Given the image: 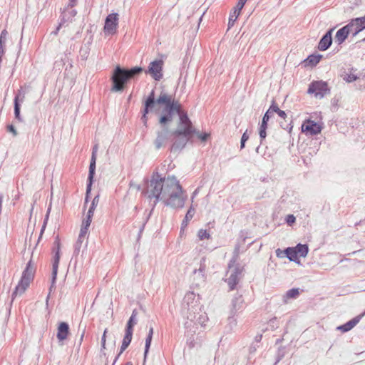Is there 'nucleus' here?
I'll return each instance as SVG.
<instances>
[{"label": "nucleus", "mask_w": 365, "mask_h": 365, "mask_svg": "<svg viewBox=\"0 0 365 365\" xmlns=\"http://www.w3.org/2000/svg\"><path fill=\"white\" fill-rule=\"evenodd\" d=\"M181 104L175 101L173 96L163 91L157 99H155V92L153 90L145 103L142 120L145 125L147 124V114L149 110L155 108V111L160 114L159 123L161 126H167L173 122L175 116L178 117L177 128L173 131V135H184L192 136L195 132L192 123L187 114L181 109Z\"/></svg>", "instance_id": "nucleus-1"}, {"label": "nucleus", "mask_w": 365, "mask_h": 365, "mask_svg": "<svg viewBox=\"0 0 365 365\" xmlns=\"http://www.w3.org/2000/svg\"><path fill=\"white\" fill-rule=\"evenodd\" d=\"M145 194L148 198L155 200V205L160 200L173 208L182 207L186 199L175 177L162 178L158 173L148 182Z\"/></svg>", "instance_id": "nucleus-2"}, {"label": "nucleus", "mask_w": 365, "mask_h": 365, "mask_svg": "<svg viewBox=\"0 0 365 365\" xmlns=\"http://www.w3.org/2000/svg\"><path fill=\"white\" fill-rule=\"evenodd\" d=\"M143 71L141 67H135L130 70H125L117 66L113 72L111 77L113 86L112 91H122L126 82L133 76Z\"/></svg>", "instance_id": "nucleus-3"}, {"label": "nucleus", "mask_w": 365, "mask_h": 365, "mask_svg": "<svg viewBox=\"0 0 365 365\" xmlns=\"http://www.w3.org/2000/svg\"><path fill=\"white\" fill-rule=\"evenodd\" d=\"M239 255V247H236L234 251V256L228 264V270L227 272V282L230 289L234 290L237 284L239 283L242 273L243 272V267L236 264Z\"/></svg>", "instance_id": "nucleus-4"}, {"label": "nucleus", "mask_w": 365, "mask_h": 365, "mask_svg": "<svg viewBox=\"0 0 365 365\" xmlns=\"http://www.w3.org/2000/svg\"><path fill=\"white\" fill-rule=\"evenodd\" d=\"M181 314L182 317L186 319L184 324L187 329L197 324L203 326L207 319V316L205 314H200L199 317H197V315L199 314V311H195L194 312L193 311H191L190 307H189L187 310L185 308H182Z\"/></svg>", "instance_id": "nucleus-5"}, {"label": "nucleus", "mask_w": 365, "mask_h": 365, "mask_svg": "<svg viewBox=\"0 0 365 365\" xmlns=\"http://www.w3.org/2000/svg\"><path fill=\"white\" fill-rule=\"evenodd\" d=\"M34 277V268L31 265V262L27 264L26 269L24 271L21 279L16 287L12 296L21 295L26 290Z\"/></svg>", "instance_id": "nucleus-6"}, {"label": "nucleus", "mask_w": 365, "mask_h": 365, "mask_svg": "<svg viewBox=\"0 0 365 365\" xmlns=\"http://www.w3.org/2000/svg\"><path fill=\"white\" fill-rule=\"evenodd\" d=\"M137 314H138V312H137L136 309H134L132 312L131 317H130V319L127 323V326H126V329H125V334L124 336L123 343L121 345V348H120V351L118 356L120 354H121L123 352V351L127 349V347L129 346V344L132 340L133 329V327L137 323V320H136Z\"/></svg>", "instance_id": "nucleus-7"}, {"label": "nucleus", "mask_w": 365, "mask_h": 365, "mask_svg": "<svg viewBox=\"0 0 365 365\" xmlns=\"http://www.w3.org/2000/svg\"><path fill=\"white\" fill-rule=\"evenodd\" d=\"M307 92L310 94H314L316 98L321 99L327 93H329L330 90L327 82L316 81L309 84Z\"/></svg>", "instance_id": "nucleus-8"}, {"label": "nucleus", "mask_w": 365, "mask_h": 365, "mask_svg": "<svg viewBox=\"0 0 365 365\" xmlns=\"http://www.w3.org/2000/svg\"><path fill=\"white\" fill-rule=\"evenodd\" d=\"M119 21V15L112 13L108 15L105 21L104 33L106 35H113L116 33Z\"/></svg>", "instance_id": "nucleus-9"}, {"label": "nucleus", "mask_w": 365, "mask_h": 365, "mask_svg": "<svg viewBox=\"0 0 365 365\" xmlns=\"http://www.w3.org/2000/svg\"><path fill=\"white\" fill-rule=\"evenodd\" d=\"M163 60H155L150 63L146 73H149L155 81H160L163 78Z\"/></svg>", "instance_id": "nucleus-10"}, {"label": "nucleus", "mask_w": 365, "mask_h": 365, "mask_svg": "<svg viewBox=\"0 0 365 365\" xmlns=\"http://www.w3.org/2000/svg\"><path fill=\"white\" fill-rule=\"evenodd\" d=\"M191 308V311H200V307L198 302V299L196 297L195 294L192 292H188L184 297L182 308H185L187 310Z\"/></svg>", "instance_id": "nucleus-11"}, {"label": "nucleus", "mask_w": 365, "mask_h": 365, "mask_svg": "<svg viewBox=\"0 0 365 365\" xmlns=\"http://www.w3.org/2000/svg\"><path fill=\"white\" fill-rule=\"evenodd\" d=\"M55 248L53 249L54 255L53 257V264H52V285L54 284L58 268V263L60 260V250H61V243L59 240L57 238L54 242Z\"/></svg>", "instance_id": "nucleus-12"}, {"label": "nucleus", "mask_w": 365, "mask_h": 365, "mask_svg": "<svg viewBox=\"0 0 365 365\" xmlns=\"http://www.w3.org/2000/svg\"><path fill=\"white\" fill-rule=\"evenodd\" d=\"M322 126L310 119L305 120L302 125V130L306 134L317 135L321 133Z\"/></svg>", "instance_id": "nucleus-13"}, {"label": "nucleus", "mask_w": 365, "mask_h": 365, "mask_svg": "<svg viewBox=\"0 0 365 365\" xmlns=\"http://www.w3.org/2000/svg\"><path fill=\"white\" fill-rule=\"evenodd\" d=\"M275 253L277 257L279 258L287 257L291 262H294L298 264H301L300 260L297 257L296 252L293 247H288L285 248L284 250L277 249L275 250Z\"/></svg>", "instance_id": "nucleus-14"}, {"label": "nucleus", "mask_w": 365, "mask_h": 365, "mask_svg": "<svg viewBox=\"0 0 365 365\" xmlns=\"http://www.w3.org/2000/svg\"><path fill=\"white\" fill-rule=\"evenodd\" d=\"M347 26H349L353 36H356L359 33L365 29V15L362 17L351 19Z\"/></svg>", "instance_id": "nucleus-15"}, {"label": "nucleus", "mask_w": 365, "mask_h": 365, "mask_svg": "<svg viewBox=\"0 0 365 365\" xmlns=\"http://www.w3.org/2000/svg\"><path fill=\"white\" fill-rule=\"evenodd\" d=\"M334 30V28L329 29L320 38L317 48L320 51H327L332 44L333 38H332V33Z\"/></svg>", "instance_id": "nucleus-16"}, {"label": "nucleus", "mask_w": 365, "mask_h": 365, "mask_svg": "<svg viewBox=\"0 0 365 365\" xmlns=\"http://www.w3.org/2000/svg\"><path fill=\"white\" fill-rule=\"evenodd\" d=\"M275 113L278 115V116L282 119V120L279 121L280 127L289 132H290L292 129V120L290 119H287V113L284 111L280 110L276 105H275Z\"/></svg>", "instance_id": "nucleus-17"}, {"label": "nucleus", "mask_w": 365, "mask_h": 365, "mask_svg": "<svg viewBox=\"0 0 365 365\" xmlns=\"http://www.w3.org/2000/svg\"><path fill=\"white\" fill-rule=\"evenodd\" d=\"M174 136V142L173 143L171 150L173 151H178L182 149L191 136L184 135H173Z\"/></svg>", "instance_id": "nucleus-18"}, {"label": "nucleus", "mask_w": 365, "mask_h": 365, "mask_svg": "<svg viewBox=\"0 0 365 365\" xmlns=\"http://www.w3.org/2000/svg\"><path fill=\"white\" fill-rule=\"evenodd\" d=\"M162 127L163 128L157 133V138L155 140V145L157 149H160L165 145L168 139V125Z\"/></svg>", "instance_id": "nucleus-19"}, {"label": "nucleus", "mask_w": 365, "mask_h": 365, "mask_svg": "<svg viewBox=\"0 0 365 365\" xmlns=\"http://www.w3.org/2000/svg\"><path fill=\"white\" fill-rule=\"evenodd\" d=\"M365 316V311L361 314L354 317L351 320L348 321L345 324L337 327L336 329L339 330L342 332H347L352 329L362 319V317Z\"/></svg>", "instance_id": "nucleus-20"}, {"label": "nucleus", "mask_w": 365, "mask_h": 365, "mask_svg": "<svg viewBox=\"0 0 365 365\" xmlns=\"http://www.w3.org/2000/svg\"><path fill=\"white\" fill-rule=\"evenodd\" d=\"M350 32L349 26L347 25L339 29L335 35V43L338 45H341L347 38Z\"/></svg>", "instance_id": "nucleus-21"}, {"label": "nucleus", "mask_w": 365, "mask_h": 365, "mask_svg": "<svg viewBox=\"0 0 365 365\" xmlns=\"http://www.w3.org/2000/svg\"><path fill=\"white\" fill-rule=\"evenodd\" d=\"M96 157H95V155H92L90 166H89V174H88L89 182L87 185V189H86V198H88V195L91 192V190L92 181H93V178L95 170H96ZM86 200L87 201V199H86Z\"/></svg>", "instance_id": "nucleus-22"}, {"label": "nucleus", "mask_w": 365, "mask_h": 365, "mask_svg": "<svg viewBox=\"0 0 365 365\" xmlns=\"http://www.w3.org/2000/svg\"><path fill=\"white\" fill-rule=\"evenodd\" d=\"M69 334V327L66 322H61L58 327L57 339L59 341H63L67 339Z\"/></svg>", "instance_id": "nucleus-23"}, {"label": "nucleus", "mask_w": 365, "mask_h": 365, "mask_svg": "<svg viewBox=\"0 0 365 365\" xmlns=\"http://www.w3.org/2000/svg\"><path fill=\"white\" fill-rule=\"evenodd\" d=\"M24 93H21V91H19V94L14 98V114L15 118L21 121L22 119L20 115V106L19 101L23 102L24 100Z\"/></svg>", "instance_id": "nucleus-24"}, {"label": "nucleus", "mask_w": 365, "mask_h": 365, "mask_svg": "<svg viewBox=\"0 0 365 365\" xmlns=\"http://www.w3.org/2000/svg\"><path fill=\"white\" fill-rule=\"evenodd\" d=\"M322 57V54H311L304 61V66L314 67L317 66Z\"/></svg>", "instance_id": "nucleus-25"}, {"label": "nucleus", "mask_w": 365, "mask_h": 365, "mask_svg": "<svg viewBox=\"0 0 365 365\" xmlns=\"http://www.w3.org/2000/svg\"><path fill=\"white\" fill-rule=\"evenodd\" d=\"M293 247L298 258L299 257H305L309 252V247L307 244L299 243Z\"/></svg>", "instance_id": "nucleus-26"}, {"label": "nucleus", "mask_w": 365, "mask_h": 365, "mask_svg": "<svg viewBox=\"0 0 365 365\" xmlns=\"http://www.w3.org/2000/svg\"><path fill=\"white\" fill-rule=\"evenodd\" d=\"M299 295V288H292L289 289L283 296L284 302H287L289 299H297Z\"/></svg>", "instance_id": "nucleus-27"}, {"label": "nucleus", "mask_w": 365, "mask_h": 365, "mask_svg": "<svg viewBox=\"0 0 365 365\" xmlns=\"http://www.w3.org/2000/svg\"><path fill=\"white\" fill-rule=\"evenodd\" d=\"M241 10H238V8L235 7L233 11L230 14L229 21H228V27L229 29L233 26L235 21L240 14Z\"/></svg>", "instance_id": "nucleus-28"}, {"label": "nucleus", "mask_w": 365, "mask_h": 365, "mask_svg": "<svg viewBox=\"0 0 365 365\" xmlns=\"http://www.w3.org/2000/svg\"><path fill=\"white\" fill-rule=\"evenodd\" d=\"M153 328L150 327V329H149L148 335V336H147V338L145 339V358L146 357L147 354H148V350H149V348L150 346V344H151V341H152V337H153Z\"/></svg>", "instance_id": "nucleus-29"}, {"label": "nucleus", "mask_w": 365, "mask_h": 365, "mask_svg": "<svg viewBox=\"0 0 365 365\" xmlns=\"http://www.w3.org/2000/svg\"><path fill=\"white\" fill-rule=\"evenodd\" d=\"M273 113H274V101H272V104L270 105L269 108L268 109V110L266 112V113L263 116L262 123L263 124H267V121L269 120V119L270 118L269 115Z\"/></svg>", "instance_id": "nucleus-30"}, {"label": "nucleus", "mask_w": 365, "mask_h": 365, "mask_svg": "<svg viewBox=\"0 0 365 365\" xmlns=\"http://www.w3.org/2000/svg\"><path fill=\"white\" fill-rule=\"evenodd\" d=\"M98 202H99V197H98V195H97L93 198V200L92 201L91 207L89 208L88 213H87L88 215H93L94 210H95L96 205H98Z\"/></svg>", "instance_id": "nucleus-31"}, {"label": "nucleus", "mask_w": 365, "mask_h": 365, "mask_svg": "<svg viewBox=\"0 0 365 365\" xmlns=\"http://www.w3.org/2000/svg\"><path fill=\"white\" fill-rule=\"evenodd\" d=\"M359 77L353 73H346L343 76V79L347 83H352L356 81Z\"/></svg>", "instance_id": "nucleus-32"}, {"label": "nucleus", "mask_w": 365, "mask_h": 365, "mask_svg": "<svg viewBox=\"0 0 365 365\" xmlns=\"http://www.w3.org/2000/svg\"><path fill=\"white\" fill-rule=\"evenodd\" d=\"M194 213H195L194 209L190 207L186 213V215H185V220H183L182 224H185V225H187V222L192 218Z\"/></svg>", "instance_id": "nucleus-33"}, {"label": "nucleus", "mask_w": 365, "mask_h": 365, "mask_svg": "<svg viewBox=\"0 0 365 365\" xmlns=\"http://www.w3.org/2000/svg\"><path fill=\"white\" fill-rule=\"evenodd\" d=\"M197 236L200 240H202L205 239H209L210 235L205 230H200L197 233Z\"/></svg>", "instance_id": "nucleus-34"}, {"label": "nucleus", "mask_w": 365, "mask_h": 365, "mask_svg": "<svg viewBox=\"0 0 365 365\" xmlns=\"http://www.w3.org/2000/svg\"><path fill=\"white\" fill-rule=\"evenodd\" d=\"M267 124H263L262 123H261L260 125V128H259V137L262 140V139H264L266 138V129H267Z\"/></svg>", "instance_id": "nucleus-35"}, {"label": "nucleus", "mask_w": 365, "mask_h": 365, "mask_svg": "<svg viewBox=\"0 0 365 365\" xmlns=\"http://www.w3.org/2000/svg\"><path fill=\"white\" fill-rule=\"evenodd\" d=\"M295 221H296V217L292 214L288 215L285 217V222L289 226L292 225L295 222Z\"/></svg>", "instance_id": "nucleus-36"}, {"label": "nucleus", "mask_w": 365, "mask_h": 365, "mask_svg": "<svg viewBox=\"0 0 365 365\" xmlns=\"http://www.w3.org/2000/svg\"><path fill=\"white\" fill-rule=\"evenodd\" d=\"M88 227H84V226L82 225V227L81 228V231H80L79 235H78V237L85 239L86 235L88 233Z\"/></svg>", "instance_id": "nucleus-37"}, {"label": "nucleus", "mask_w": 365, "mask_h": 365, "mask_svg": "<svg viewBox=\"0 0 365 365\" xmlns=\"http://www.w3.org/2000/svg\"><path fill=\"white\" fill-rule=\"evenodd\" d=\"M88 227H84V226L82 225V227L81 228V231H80L79 235H78V237L85 239L86 235L88 233Z\"/></svg>", "instance_id": "nucleus-38"}, {"label": "nucleus", "mask_w": 365, "mask_h": 365, "mask_svg": "<svg viewBox=\"0 0 365 365\" xmlns=\"http://www.w3.org/2000/svg\"><path fill=\"white\" fill-rule=\"evenodd\" d=\"M249 139V135L247 134V131L246 130L241 138V148H243L245 147V142Z\"/></svg>", "instance_id": "nucleus-39"}, {"label": "nucleus", "mask_w": 365, "mask_h": 365, "mask_svg": "<svg viewBox=\"0 0 365 365\" xmlns=\"http://www.w3.org/2000/svg\"><path fill=\"white\" fill-rule=\"evenodd\" d=\"M129 186L130 189H133L135 190L136 191H140L141 190L140 185L133 181L130 182Z\"/></svg>", "instance_id": "nucleus-40"}, {"label": "nucleus", "mask_w": 365, "mask_h": 365, "mask_svg": "<svg viewBox=\"0 0 365 365\" xmlns=\"http://www.w3.org/2000/svg\"><path fill=\"white\" fill-rule=\"evenodd\" d=\"M92 217H93V215H87V218H86V220L83 221L82 225L84 226V227H89V226H90V225L91 223Z\"/></svg>", "instance_id": "nucleus-41"}, {"label": "nucleus", "mask_w": 365, "mask_h": 365, "mask_svg": "<svg viewBox=\"0 0 365 365\" xmlns=\"http://www.w3.org/2000/svg\"><path fill=\"white\" fill-rule=\"evenodd\" d=\"M197 135L202 141L205 142L207 140V138L210 136V134L206 133H197Z\"/></svg>", "instance_id": "nucleus-42"}, {"label": "nucleus", "mask_w": 365, "mask_h": 365, "mask_svg": "<svg viewBox=\"0 0 365 365\" xmlns=\"http://www.w3.org/2000/svg\"><path fill=\"white\" fill-rule=\"evenodd\" d=\"M83 241H84V239L78 237V240L76 241V246H75L76 251L79 252L80 248H81V245L83 242Z\"/></svg>", "instance_id": "nucleus-43"}, {"label": "nucleus", "mask_w": 365, "mask_h": 365, "mask_svg": "<svg viewBox=\"0 0 365 365\" xmlns=\"http://www.w3.org/2000/svg\"><path fill=\"white\" fill-rule=\"evenodd\" d=\"M7 31L6 30H3L1 33V35H0V43H4L6 39V36H7Z\"/></svg>", "instance_id": "nucleus-44"}, {"label": "nucleus", "mask_w": 365, "mask_h": 365, "mask_svg": "<svg viewBox=\"0 0 365 365\" xmlns=\"http://www.w3.org/2000/svg\"><path fill=\"white\" fill-rule=\"evenodd\" d=\"M106 333H107V329L104 330L103 334L102 336L101 339V344H102V348H106Z\"/></svg>", "instance_id": "nucleus-45"}, {"label": "nucleus", "mask_w": 365, "mask_h": 365, "mask_svg": "<svg viewBox=\"0 0 365 365\" xmlns=\"http://www.w3.org/2000/svg\"><path fill=\"white\" fill-rule=\"evenodd\" d=\"M247 1V0H239L235 7L238 8V10H242Z\"/></svg>", "instance_id": "nucleus-46"}, {"label": "nucleus", "mask_w": 365, "mask_h": 365, "mask_svg": "<svg viewBox=\"0 0 365 365\" xmlns=\"http://www.w3.org/2000/svg\"><path fill=\"white\" fill-rule=\"evenodd\" d=\"M7 128H8V130L9 132L12 133L14 136L17 135V134H18L17 131H16V130L15 129V128L12 125H8Z\"/></svg>", "instance_id": "nucleus-47"}, {"label": "nucleus", "mask_w": 365, "mask_h": 365, "mask_svg": "<svg viewBox=\"0 0 365 365\" xmlns=\"http://www.w3.org/2000/svg\"><path fill=\"white\" fill-rule=\"evenodd\" d=\"M282 350L279 349L278 359L275 361L274 364L276 365L284 356V352L281 353Z\"/></svg>", "instance_id": "nucleus-48"}, {"label": "nucleus", "mask_w": 365, "mask_h": 365, "mask_svg": "<svg viewBox=\"0 0 365 365\" xmlns=\"http://www.w3.org/2000/svg\"><path fill=\"white\" fill-rule=\"evenodd\" d=\"M98 150V145H96L93 148L92 155H95V157H96V153Z\"/></svg>", "instance_id": "nucleus-49"}, {"label": "nucleus", "mask_w": 365, "mask_h": 365, "mask_svg": "<svg viewBox=\"0 0 365 365\" xmlns=\"http://www.w3.org/2000/svg\"><path fill=\"white\" fill-rule=\"evenodd\" d=\"M125 365H133L131 362H127Z\"/></svg>", "instance_id": "nucleus-50"}, {"label": "nucleus", "mask_w": 365, "mask_h": 365, "mask_svg": "<svg viewBox=\"0 0 365 365\" xmlns=\"http://www.w3.org/2000/svg\"><path fill=\"white\" fill-rule=\"evenodd\" d=\"M261 338H262V336H259V339H258V336H257V341H259Z\"/></svg>", "instance_id": "nucleus-51"}, {"label": "nucleus", "mask_w": 365, "mask_h": 365, "mask_svg": "<svg viewBox=\"0 0 365 365\" xmlns=\"http://www.w3.org/2000/svg\"><path fill=\"white\" fill-rule=\"evenodd\" d=\"M44 227H45V226L43 227V229L41 230V233L43 232Z\"/></svg>", "instance_id": "nucleus-52"}, {"label": "nucleus", "mask_w": 365, "mask_h": 365, "mask_svg": "<svg viewBox=\"0 0 365 365\" xmlns=\"http://www.w3.org/2000/svg\"><path fill=\"white\" fill-rule=\"evenodd\" d=\"M117 359H118V356L115 359L114 362H115L117 361Z\"/></svg>", "instance_id": "nucleus-53"}, {"label": "nucleus", "mask_w": 365, "mask_h": 365, "mask_svg": "<svg viewBox=\"0 0 365 365\" xmlns=\"http://www.w3.org/2000/svg\"><path fill=\"white\" fill-rule=\"evenodd\" d=\"M361 224V221L356 224V225Z\"/></svg>", "instance_id": "nucleus-54"}]
</instances>
